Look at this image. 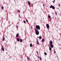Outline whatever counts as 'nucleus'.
Returning a JSON list of instances; mask_svg holds the SVG:
<instances>
[{"mask_svg":"<svg viewBox=\"0 0 61 61\" xmlns=\"http://www.w3.org/2000/svg\"><path fill=\"white\" fill-rule=\"evenodd\" d=\"M35 31L36 32V34L37 35H38L39 33V31L38 30H37V29H36V28H35Z\"/></svg>","mask_w":61,"mask_h":61,"instance_id":"nucleus-1","label":"nucleus"},{"mask_svg":"<svg viewBox=\"0 0 61 61\" xmlns=\"http://www.w3.org/2000/svg\"><path fill=\"white\" fill-rule=\"evenodd\" d=\"M36 29H38V30H40V27L39 25H36Z\"/></svg>","mask_w":61,"mask_h":61,"instance_id":"nucleus-2","label":"nucleus"},{"mask_svg":"<svg viewBox=\"0 0 61 61\" xmlns=\"http://www.w3.org/2000/svg\"><path fill=\"white\" fill-rule=\"evenodd\" d=\"M46 26L47 29H49V25L48 24H46Z\"/></svg>","mask_w":61,"mask_h":61,"instance_id":"nucleus-3","label":"nucleus"},{"mask_svg":"<svg viewBox=\"0 0 61 61\" xmlns=\"http://www.w3.org/2000/svg\"><path fill=\"white\" fill-rule=\"evenodd\" d=\"M37 40V43L38 45H39V42H38V40L37 39H36Z\"/></svg>","mask_w":61,"mask_h":61,"instance_id":"nucleus-4","label":"nucleus"},{"mask_svg":"<svg viewBox=\"0 0 61 61\" xmlns=\"http://www.w3.org/2000/svg\"><path fill=\"white\" fill-rule=\"evenodd\" d=\"M50 45H52L53 44V42H52V41H50Z\"/></svg>","mask_w":61,"mask_h":61,"instance_id":"nucleus-5","label":"nucleus"},{"mask_svg":"<svg viewBox=\"0 0 61 61\" xmlns=\"http://www.w3.org/2000/svg\"><path fill=\"white\" fill-rule=\"evenodd\" d=\"M5 40V37H3L2 41H4Z\"/></svg>","mask_w":61,"mask_h":61,"instance_id":"nucleus-6","label":"nucleus"},{"mask_svg":"<svg viewBox=\"0 0 61 61\" xmlns=\"http://www.w3.org/2000/svg\"><path fill=\"white\" fill-rule=\"evenodd\" d=\"M50 45L51 48H53L54 46H53V44H50Z\"/></svg>","mask_w":61,"mask_h":61,"instance_id":"nucleus-7","label":"nucleus"},{"mask_svg":"<svg viewBox=\"0 0 61 61\" xmlns=\"http://www.w3.org/2000/svg\"><path fill=\"white\" fill-rule=\"evenodd\" d=\"M19 36V34L18 33H17L16 35V37H18Z\"/></svg>","mask_w":61,"mask_h":61,"instance_id":"nucleus-8","label":"nucleus"},{"mask_svg":"<svg viewBox=\"0 0 61 61\" xmlns=\"http://www.w3.org/2000/svg\"><path fill=\"white\" fill-rule=\"evenodd\" d=\"M39 38L40 39H42V36H40L39 37H38L37 38Z\"/></svg>","mask_w":61,"mask_h":61,"instance_id":"nucleus-9","label":"nucleus"},{"mask_svg":"<svg viewBox=\"0 0 61 61\" xmlns=\"http://www.w3.org/2000/svg\"><path fill=\"white\" fill-rule=\"evenodd\" d=\"M17 40L18 41V42H19L20 41V40L19 39V38H17Z\"/></svg>","mask_w":61,"mask_h":61,"instance_id":"nucleus-10","label":"nucleus"},{"mask_svg":"<svg viewBox=\"0 0 61 61\" xmlns=\"http://www.w3.org/2000/svg\"><path fill=\"white\" fill-rule=\"evenodd\" d=\"M28 5H30V1H28Z\"/></svg>","mask_w":61,"mask_h":61,"instance_id":"nucleus-11","label":"nucleus"},{"mask_svg":"<svg viewBox=\"0 0 61 61\" xmlns=\"http://www.w3.org/2000/svg\"><path fill=\"white\" fill-rule=\"evenodd\" d=\"M1 50L3 51H4V48H1Z\"/></svg>","mask_w":61,"mask_h":61,"instance_id":"nucleus-12","label":"nucleus"},{"mask_svg":"<svg viewBox=\"0 0 61 61\" xmlns=\"http://www.w3.org/2000/svg\"><path fill=\"white\" fill-rule=\"evenodd\" d=\"M22 41H23V40H22V39H20V42H22Z\"/></svg>","mask_w":61,"mask_h":61,"instance_id":"nucleus-13","label":"nucleus"},{"mask_svg":"<svg viewBox=\"0 0 61 61\" xmlns=\"http://www.w3.org/2000/svg\"><path fill=\"white\" fill-rule=\"evenodd\" d=\"M53 6L52 5H51L50 6V8H52V7H53Z\"/></svg>","mask_w":61,"mask_h":61,"instance_id":"nucleus-14","label":"nucleus"},{"mask_svg":"<svg viewBox=\"0 0 61 61\" xmlns=\"http://www.w3.org/2000/svg\"><path fill=\"white\" fill-rule=\"evenodd\" d=\"M27 59H28V60H30V58H29V57H27Z\"/></svg>","mask_w":61,"mask_h":61,"instance_id":"nucleus-15","label":"nucleus"},{"mask_svg":"<svg viewBox=\"0 0 61 61\" xmlns=\"http://www.w3.org/2000/svg\"><path fill=\"white\" fill-rule=\"evenodd\" d=\"M42 42H43L44 41V38L42 39V41H41Z\"/></svg>","mask_w":61,"mask_h":61,"instance_id":"nucleus-16","label":"nucleus"},{"mask_svg":"<svg viewBox=\"0 0 61 61\" xmlns=\"http://www.w3.org/2000/svg\"><path fill=\"white\" fill-rule=\"evenodd\" d=\"M30 47H32V44L31 43L30 45Z\"/></svg>","mask_w":61,"mask_h":61,"instance_id":"nucleus-17","label":"nucleus"},{"mask_svg":"<svg viewBox=\"0 0 61 61\" xmlns=\"http://www.w3.org/2000/svg\"><path fill=\"white\" fill-rule=\"evenodd\" d=\"M23 22L24 23V24H25V23H26V22L25 21V20L23 21Z\"/></svg>","mask_w":61,"mask_h":61,"instance_id":"nucleus-18","label":"nucleus"},{"mask_svg":"<svg viewBox=\"0 0 61 61\" xmlns=\"http://www.w3.org/2000/svg\"><path fill=\"white\" fill-rule=\"evenodd\" d=\"M48 17H49V18H51V17L50 16V15H48Z\"/></svg>","mask_w":61,"mask_h":61,"instance_id":"nucleus-19","label":"nucleus"},{"mask_svg":"<svg viewBox=\"0 0 61 61\" xmlns=\"http://www.w3.org/2000/svg\"><path fill=\"white\" fill-rule=\"evenodd\" d=\"M44 55H47V54L46 53V52H45Z\"/></svg>","mask_w":61,"mask_h":61,"instance_id":"nucleus-20","label":"nucleus"},{"mask_svg":"<svg viewBox=\"0 0 61 61\" xmlns=\"http://www.w3.org/2000/svg\"><path fill=\"white\" fill-rule=\"evenodd\" d=\"M52 49L51 48V47H50L49 48V50L50 51H51V50Z\"/></svg>","mask_w":61,"mask_h":61,"instance_id":"nucleus-21","label":"nucleus"},{"mask_svg":"<svg viewBox=\"0 0 61 61\" xmlns=\"http://www.w3.org/2000/svg\"><path fill=\"white\" fill-rule=\"evenodd\" d=\"M52 9H55V7H54V6H53V7L52 8Z\"/></svg>","mask_w":61,"mask_h":61,"instance_id":"nucleus-22","label":"nucleus"},{"mask_svg":"<svg viewBox=\"0 0 61 61\" xmlns=\"http://www.w3.org/2000/svg\"><path fill=\"white\" fill-rule=\"evenodd\" d=\"M1 9H4V7L3 6L1 7Z\"/></svg>","mask_w":61,"mask_h":61,"instance_id":"nucleus-23","label":"nucleus"},{"mask_svg":"<svg viewBox=\"0 0 61 61\" xmlns=\"http://www.w3.org/2000/svg\"><path fill=\"white\" fill-rule=\"evenodd\" d=\"M55 14H56V15H57V13L56 12V11L55 12Z\"/></svg>","mask_w":61,"mask_h":61,"instance_id":"nucleus-24","label":"nucleus"},{"mask_svg":"<svg viewBox=\"0 0 61 61\" xmlns=\"http://www.w3.org/2000/svg\"><path fill=\"white\" fill-rule=\"evenodd\" d=\"M17 11H18V12H19V13H20V10H17Z\"/></svg>","mask_w":61,"mask_h":61,"instance_id":"nucleus-25","label":"nucleus"},{"mask_svg":"<svg viewBox=\"0 0 61 61\" xmlns=\"http://www.w3.org/2000/svg\"><path fill=\"white\" fill-rule=\"evenodd\" d=\"M26 20L27 22H28V20Z\"/></svg>","mask_w":61,"mask_h":61,"instance_id":"nucleus-26","label":"nucleus"},{"mask_svg":"<svg viewBox=\"0 0 61 61\" xmlns=\"http://www.w3.org/2000/svg\"><path fill=\"white\" fill-rule=\"evenodd\" d=\"M40 60H42V58H40Z\"/></svg>","mask_w":61,"mask_h":61,"instance_id":"nucleus-27","label":"nucleus"},{"mask_svg":"<svg viewBox=\"0 0 61 61\" xmlns=\"http://www.w3.org/2000/svg\"><path fill=\"white\" fill-rule=\"evenodd\" d=\"M58 6L59 7L60 6V4H58Z\"/></svg>","mask_w":61,"mask_h":61,"instance_id":"nucleus-28","label":"nucleus"},{"mask_svg":"<svg viewBox=\"0 0 61 61\" xmlns=\"http://www.w3.org/2000/svg\"><path fill=\"white\" fill-rule=\"evenodd\" d=\"M37 55H38V51H37Z\"/></svg>","mask_w":61,"mask_h":61,"instance_id":"nucleus-29","label":"nucleus"},{"mask_svg":"<svg viewBox=\"0 0 61 61\" xmlns=\"http://www.w3.org/2000/svg\"><path fill=\"white\" fill-rule=\"evenodd\" d=\"M55 1H56L55 0H54V1H53V3H55Z\"/></svg>","mask_w":61,"mask_h":61,"instance_id":"nucleus-30","label":"nucleus"},{"mask_svg":"<svg viewBox=\"0 0 61 61\" xmlns=\"http://www.w3.org/2000/svg\"><path fill=\"white\" fill-rule=\"evenodd\" d=\"M38 58H41V57H40V56H38Z\"/></svg>","mask_w":61,"mask_h":61,"instance_id":"nucleus-31","label":"nucleus"},{"mask_svg":"<svg viewBox=\"0 0 61 61\" xmlns=\"http://www.w3.org/2000/svg\"><path fill=\"white\" fill-rule=\"evenodd\" d=\"M43 5L44 7H45V5H44V4H43Z\"/></svg>","mask_w":61,"mask_h":61,"instance_id":"nucleus-32","label":"nucleus"},{"mask_svg":"<svg viewBox=\"0 0 61 61\" xmlns=\"http://www.w3.org/2000/svg\"><path fill=\"white\" fill-rule=\"evenodd\" d=\"M31 5H32V6H33V4L32 3L31 4Z\"/></svg>","mask_w":61,"mask_h":61,"instance_id":"nucleus-33","label":"nucleus"},{"mask_svg":"<svg viewBox=\"0 0 61 61\" xmlns=\"http://www.w3.org/2000/svg\"><path fill=\"white\" fill-rule=\"evenodd\" d=\"M16 27H18V26H17V25Z\"/></svg>","mask_w":61,"mask_h":61,"instance_id":"nucleus-34","label":"nucleus"},{"mask_svg":"<svg viewBox=\"0 0 61 61\" xmlns=\"http://www.w3.org/2000/svg\"><path fill=\"white\" fill-rule=\"evenodd\" d=\"M54 52H55V53H56V51H54Z\"/></svg>","mask_w":61,"mask_h":61,"instance_id":"nucleus-35","label":"nucleus"},{"mask_svg":"<svg viewBox=\"0 0 61 61\" xmlns=\"http://www.w3.org/2000/svg\"><path fill=\"white\" fill-rule=\"evenodd\" d=\"M53 7H54V6H52V8Z\"/></svg>","mask_w":61,"mask_h":61,"instance_id":"nucleus-36","label":"nucleus"}]
</instances>
